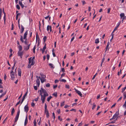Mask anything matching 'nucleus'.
I'll use <instances>...</instances> for the list:
<instances>
[{
    "label": "nucleus",
    "instance_id": "de8ad7c7",
    "mask_svg": "<svg viewBox=\"0 0 126 126\" xmlns=\"http://www.w3.org/2000/svg\"><path fill=\"white\" fill-rule=\"evenodd\" d=\"M16 6V8L17 9H18V10H19L20 9V7L17 4Z\"/></svg>",
    "mask_w": 126,
    "mask_h": 126
},
{
    "label": "nucleus",
    "instance_id": "052dcab7",
    "mask_svg": "<svg viewBox=\"0 0 126 126\" xmlns=\"http://www.w3.org/2000/svg\"><path fill=\"white\" fill-rule=\"evenodd\" d=\"M35 105V103L33 102H32L31 103V106L32 107H33Z\"/></svg>",
    "mask_w": 126,
    "mask_h": 126
},
{
    "label": "nucleus",
    "instance_id": "6e6552de",
    "mask_svg": "<svg viewBox=\"0 0 126 126\" xmlns=\"http://www.w3.org/2000/svg\"><path fill=\"white\" fill-rule=\"evenodd\" d=\"M46 48V44H45V45L43 47V48L42 49V48L40 49V50L42 51V53H43L45 51V49Z\"/></svg>",
    "mask_w": 126,
    "mask_h": 126
},
{
    "label": "nucleus",
    "instance_id": "a18cd8bd",
    "mask_svg": "<svg viewBox=\"0 0 126 126\" xmlns=\"http://www.w3.org/2000/svg\"><path fill=\"white\" fill-rule=\"evenodd\" d=\"M123 107H124L125 108H126V100L125 103L123 105Z\"/></svg>",
    "mask_w": 126,
    "mask_h": 126
},
{
    "label": "nucleus",
    "instance_id": "09e8293b",
    "mask_svg": "<svg viewBox=\"0 0 126 126\" xmlns=\"http://www.w3.org/2000/svg\"><path fill=\"white\" fill-rule=\"evenodd\" d=\"M46 86L47 87H49L50 86V84L49 83H47L46 85Z\"/></svg>",
    "mask_w": 126,
    "mask_h": 126
},
{
    "label": "nucleus",
    "instance_id": "bf43d9fd",
    "mask_svg": "<svg viewBox=\"0 0 126 126\" xmlns=\"http://www.w3.org/2000/svg\"><path fill=\"white\" fill-rule=\"evenodd\" d=\"M110 8H109L108 9L107 13H109H109H110Z\"/></svg>",
    "mask_w": 126,
    "mask_h": 126
},
{
    "label": "nucleus",
    "instance_id": "0eeeda50",
    "mask_svg": "<svg viewBox=\"0 0 126 126\" xmlns=\"http://www.w3.org/2000/svg\"><path fill=\"white\" fill-rule=\"evenodd\" d=\"M74 89L75 91L79 95V96H80L81 97H82V94H81V92L78 90L76 89L75 88H74Z\"/></svg>",
    "mask_w": 126,
    "mask_h": 126
},
{
    "label": "nucleus",
    "instance_id": "1a4fd4ad",
    "mask_svg": "<svg viewBox=\"0 0 126 126\" xmlns=\"http://www.w3.org/2000/svg\"><path fill=\"white\" fill-rule=\"evenodd\" d=\"M31 44L28 45L27 46H24V49L25 50H27L30 48V45Z\"/></svg>",
    "mask_w": 126,
    "mask_h": 126
},
{
    "label": "nucleus",
    "instance_id": "e433bc0d",
    "mask_svg": "<svg viewBox=\"0 0 126 126\" xmlns=\"http://www.w3.org/2000/svg\"><path fill=\"white\" fill-rule=\"evenodd\" d=\"M34 126H36V122L35 119L34 122H33Z\"/></svg>",
    "mask_w": 126,
    "mask_h": 126
},
{
    "label": "nucleus",
    "instance_id": "ea45409f",
    "mask_svg": "<svg viewBox=\"0 0 126 126\" xmlns=\"http://www.w3.org/2000/svg\"><path fill=\"white\" fill-rule=\"evenodd\" d=\"M60 81H61L63 82H66V80L64 79H62L60 80Z\"/></svg>",
    "mask_w": 126,
    "mask_h": 126
},
{
    "label": "nucleus",
    "instance_id": "a878e982",
    "mask_svg": "<svg viewBox=\"0 0 126 126\" xmlns=\"http://www.w3.org/2000/svg\"><path fill=\"white\" fill-rule=\"evenodd\" d=\"M18 47L19 49V51H21L22 49V47L21 45H19V46Z\"/></svg>",
    "mask_w": 126,
    "mask_h": 126
},
{
    "label": "nucleus",
    "instance_id": "9d476101",
    "mask_svg": "<svg viewBox=\"0 0 126 126\" xmlns=\"http://www.w3.org/2000/svg\"><path fill=\"white\" fill-rule=\"evenodd\" d=\"M28 93V91H27V92H26V93H25V94H24V95L23 96V98H22L21 103V104L23 101L24 99L26 97V96H27V94Z\"/></svg>",
    "mask_w": 126,
    "mask_h": 126
},
{
    "label": "nucleus",
    "instance_id": "f257e3e1",
    "mask_svg": "<svg viewBox=\"0 0 126 126\" xmlns=\"http://www.w3.org/2000/svg\"><path fill=\"white\" fill-rule=\"evenodd\" d=\"M120 16L121 19H122V23L123 22V20L126 19V16H125V14L124 13H122L120 14Z\"/></svg>",
    "mask_w": 126,
    "mask_h": 126
},
{
    "label": "nucleus",
    "instance_id": "2eb2a0df",
    "mask_svg": "<svg viewBox=\"0 0 126 126\" xmlns=\"http://www.w3.org/2000/svg\"><path fill=\"white\" fill-rule=\"evenodd\" d=\"M34 64V62H33V61L32 62V63H31L30 64H29L28 66V68H30L31 67V65H33Z\"/></svg>",
    "mask_w": 126,
    "mask_h": 126
},
{
    "label": "nucleus",
    "instance_id": "a19ab883",
    "mask_svg": "<svg viewBox=\"0 0 126 126\" xmlns=\"http://www.w3.org/2000/svg\"><path fill=\"white\" fill-rule=\"evenodd\" d=\"M126 89V87H125L124 88H123L122 89V93H123V92H124Z\"/></svg>",
    "mask_w": 126,
    "mask_h": 126
},
{
    "label": "nucleus",
    "instance_id": "6ab92c4d",
    "mask_svg": "<svg viewBox=\"0 0 126 126\" xmlns=\"http://www.w3.org/2000/svg\"><path fill=\"white\" fill-rule=\"evenodd\" d=\"M14 66L13 67H12V71H13L14 70V68H15L14 66H15V65L16 63V62L15 60V59H14Z\"/></svg>",
    "mask_w": 126,
    "mask_h": 126
},
{
    "label": "nucleus",
    "instance_id": "aec40b11",
    "mask_svg": "<svg viewBox=\"0 0 126 126\" xmlns=\"http://www.w3.org/2000/svg\"><path fill=\"white\" fill-rule=\"evenodd\" d=\"M48 94L47 93L44 94L43 96V98L45 99L46 97L48 96Z\"/></svg>",
    "mask_w": 126,
    "mask_h": 126
},
{
    "label": "nucleus",
    "instance_id": "680f3d73",
    "mask_svg": "<svg viewBox=\"0 0 126 126\" xmlns=\"http://www.w3.org/2000/svg\"><path fill=\"white\" fill-rule=\"evenodd\" d=\"M53 50H52V54L53 56L54 57H55L56 56V55H55V53L53 52Z\"/></svg>",
    "mask_w": 126,
    "mask_h": 126
},
{
    "label": "nucleus",
    "instance_id": "72a5a7b5",
    "mask_svg": "<svg viewBox=\"0 0 126 126\" xmlns=\"http://www.w3.org/2000/svg\"><path fill=\"white\" fill-rule=\"evenodd\" d=\"M35 49H36V45H35V46H34V47H33V52L34 53H35Z\"/></svg>",
    "mask_w": 126,
    "mask_h": 126
},
{
    "label": "nucleus",
    "instance_id": "49530a36",
    "mask_svg": "<svg viewBox=\"0 0 126 126\" xmlns=\"http://www.w3.org/2000/svg\"><path fill=\"white\" fill-rule=\"evenodd\" d=\"M47 37L46 36H44L43 38L44 42H45L46 40L47 39Z\"/></svg>",
    "mask_w": 126,
    "mask_h": 126
},
{
    "label": "nucleus",
    "instance_id": "f3484780",
    "mask_svg": "<svg viewBox=\"0 0 126 126\" xmlns=\"http://www.w3.org/2000/svg\"><path fill=\"white\" fill-rule=\"evenodd\" d=\"M40 90H41L42 92L44 94L47 93L46 90L43 88H41Z\"/></svg>",
    "mask_w": 126,
    "mask_h": 126
},
{
    "label": "nucleus",
    "instance_id": "bb28decb",
    "mask_svg": "<svg viewBox=\"0 0 126 126\" xmlns=\"http://www.w3.org/2000/svg\"><path fill=\"white\" fill-rule=\"evenodd\" d=\"M32 57H31L29 59V64H30L31 63H32Z\"/></svg>",
    "mask_w": 126,
    "mask_h": 126
},
{
    "label": "nucleus",
    "instance_id": "864d4df0",
    "mask_svg": "<svg viewBox=\"0 0 126 126\" xmlns=\"http://www.w3.org/2000/svg\"><path fill=\"white\" fill-rule=\"evenodd\" d=\"M58 119L60 121H62V119L60 118V116H58Z\"/></svg>",
    "mask_w": 126,
    "mask_h": 126
},
{
    "label": "nucleus",
    "instance_id": "cd10ccee",
    "mask_svg": "<svg viewBox=\"0 0 126 126\" xmlns=\"http://www.w3.org/2000/svg\"><path fill=\"white\" fill-rule=\"evenodd\" d=\"M52 98V97L50 95V96L49 97H48L47 99V101L48 102H49L50 99L51 98Z\"/></svg>",
    "mask_w": 126,
    "mask_h": 126
},
{
    "label": "nucleus",
    "instance_id": "c9c22d12",
    "mask_svg": "<svg viewBox=\"0 0 126 126\" xmlns=\"http://www.w3.org/2000/svg\"><path fill=\"white\" fill-rule=\"evenodd\" d=\"M40 80L41 83H43L44 82L46 81V79H40Z\"/></svg>",
    "mask_w": 126,
    "mask_h": 126
},
{
    "label": "nucleus",
    "instance_id": "5fc2aeb1",
    "mask_svg": "<svg viewBox=\"0 0 126 126\" xmlns=\"http://www.w3.org/2000/svg\"><path fill=\"white\" fill-rule=\"evenodd\" d=\"M116 122V120H115L111 122L109 124H113L115 123Z\"/></svg>",
    "mask_w": 126,
    "mask_h": 126
},
{
    "label": "nucleus",
    "instance_id": "5701e85b",
    "mask_svg": "<svg viewBox=\"0 0 126 126\" xmlns=\"http://www.w3.org/2000/svg\"><path fill=\"white\" fill-rule=\"evenodd\" d=\"M15 111L14 108H13L11 111V115H13V114L15 112Z\"/></svg>",
    "mask_w": 126,
    "mask_h": 126
},
{
    "label": "nucleus",
    "instance_id": "8fccbe9b",
    "mask_svg": "<svg viewBox=\"0 0 126 126\" xmlns=\"http://www.w3.org/2000/svg\"><path fill=\"white\" fill-rule=\"evenodd\" d=\"M6 93V91H5V92L4 93L2 94L1 95V96L2 97L3 96H4V95H5Z\"/></svg>",
    "mask_w": 126,
    "mask_h": 126
},
{
    "label": "nucleus",
    "instance_id": "7ed1b4c3",
    "mask_svg": "<svg viewBox=\"0 0 126 126\" xmlns=\"http://www.w3.org/2000/svg\"><path fill=\"white\" fill-rule=\"evenodd\" d=\"M10 76L12 80H14L15 78V75L13 71L12 70L10 72Z\"/></svg>",
    "mask_w": 126,
    "mask_h": 126
},
{
    "label": "nucleus",
    "instance_id": "338daca9",
    "mask_svg": "<svg viewBox=\"0 0 126 126\" xmlns=\"http://www.w3.org/2000/svg\"><path fill=\"white\" fill-rule=\"evenodd\" d=\"M113 34H112V37H111V39H110V41H111L113 39Z\"/></svg>",
    "mask_w": 126,
    "mask_h": 126
},
{
    "label": "nucleus",
    "instance_id": "b1692460",
    "mask_svg": "<svg viewBox=\"0 0 126 126\" xmlns=\"http://www.w3.org/2000/svg\"><path fill=\"white\" fill-rule=\"evenodd\" d=\"M49 65L50 67L51 68L53 69L54 68V66L51 63H50L49 64Z\"/></svg>",
    "mask_w": 126,
    "mask_h": 126
},
{
    "label": "nucleus",
    "instance_id": "f03ea898",
    "mask_svg": "<svg viewBox=\"0 0 126 126\" xmlns=\"http://www.w3.org/2000/svg\"><path fill=\"white\" fill-rule=\"evenodd\" d=\"M20 111L19 110V111L17 112V114L16 115V116L15 117V122H16L17 121L18 119L19 116V114H20Z\"/></svg>",
    "mask_w": 126,
    "mask_h": 126
},
{
    "label": "nucleus",
    "instance_id": "0e129e2a",
    "mask_svg": "<svg viewBox=\"0 0 126 126\" xmlns=\"http://www.w3.org/2000/svg\"><path fill=\"white\" fill-rule=\"evenodd\" d=\"M18 3L20 5H21L22 4V1H19Z\"/></svg>",
    "mask_w": 126,
    "mask_h": 126
},
{
    "label": "nucleus",
    "instance_id": "603ef678",
    "mask_svg": "<svg viewBox=\"0 0 126 126\" xmlns=\"http://www.w3.org/2000/svg\"><path fill=\"white\" fill-rule=\"evenodd\" d=\"M64 101L63 102L61 103V106L62 107L64 105Z\"/></svg>",
    "mask_w": 126,
    "mask_h": 126
},
{
    "label": "nucleus",
    "instance_id": "13d9d810",
    "mask_svg": "<svg viewBox=\"0 0 126 126\" xmlns=\"http://www.w3.org/2000/svg\"><path fill=\"white\" fill-rule=\"evenodd\" d=\"M119 114V112H116L114 115H116V116H117Z\"/></svg>",
    "mask_w": 126,
    "mask_h": 126
},
{
    "label": "nucleus",
    "instance_id": "79ce46f5",
    "mask_svg": "<svg viewBox=\"0 0 126 126\" xmlns=\"http://www.w3.org/2000/svg\"><path fill=\"white\" fill-rule=\"evenodd\" d=\"M123 95L124 96V99H125L126 98V93L125 92H124L123 93Z\"/></svg>",
    "mask_w": 126,
    "mask_h": 126
},
{
    "label": "nucleus",
    "instance_id": "423d86ee",
    "mask_svg": "<svg viewBox=\"0 0 126 126\" xmlns=\"http://www.w3.org/2000/svg\"><path fill=\"white\" fill-rule=\"evenodd\" d=\"M44 112L46 114L49 113L48 110L47 109V104L45 103V111Z\"/></svg>",
    "mask_w": 126,
    "mask_h": 126
},
{
    "label": "nucleus",
    "instance_id": "f704fd0d",
    "mask_svg": "<svg viewBox=\"0 0 126 126\" xmlns=\"http://www.w3.org/2000/svg\"><path fill=\"white\" fill-rule=\"evenodd\" d=\"M121 21H120L119 22H118L117 24V25L116 27H119V26L120 24L121 23Z\"/></svg>",
    "mask_w": 126,
    "mask_h": 126
},
{
    "label": "nucleus",
    "instance_id": "c756f323",
    "mask_svg": "<svg viewBox=\"0 0 126 126\" xmlns=\"http://www.w3.org/2000/svg\"><path fill=\"white\" fill-rule=\"evenodd\" d=\"M99 38H97L95 40V43H99Z\"/></svg>",
    "mask_w": 126,
    "mask_h": 126
},
{
    "label": "nucleus",
    "instance_id": "39448f33",
    "mask_svg": "<svg viewBox=\"0 0 126 126\" xmlns=\"http://www.w3.org/2000/svg\"><path fill=\"white\" fill-rule=\"evenodd\" d=\"M18 56H19L21 58L22 57V56L23 54V52L18 51Z\"/></svg>",
    "mask_w": 126,
    "mask_h": 126
},
{
    "label": "nucleus",
    "instance_id": "4d7b16f0",
    "mask_svg": "<svg viewBox=\"0 0 126 126\" xmlns=\"http://www.w3.org/2000/svg\"><path fill=\"white\" fill-rule=\"evenodd\" d=\"M52 116L53 117L54 120L55 118V113L54 112H53L52 113Z\"/></svg>",
    "mask_w": 126,
    "mask_h": 126
},
{
    "label": "nucleus",
    "instance_id": "dca6fc26",
    "mask_svg": "<svg viewBox=\"0 0 126 126\" xmlns=\"http://www.w3.org/2000/svg\"><path fill=\"white\" fill-rule=\"evenodd\" d=\"M21 29L20 30V33H22L24 31V27L22 25H21Z\"/></svg>",
    "mask_w": 126,
    "mask_h": 126
},
{
    "label": "nucleus",
    "instance_id": "c03bdc74",
    "mask_svg": "<svg viewBox=\"0 0 126 126\" xmlns=\"http://www.w3.org/2000/svg\"><path fill=\"white\" fill-rule=\"evenodd\" d=\"M94 75L93 76V77L92 78V80L91 81L93 83H94Z\"/></svg>",
    "mask_w": 126,
    "mask_h": 126
},
{
    "label": "nucleus",
    "instance_id": "e2e57ef3",
    "mask_svg": "<svg viewBox=\"0 0 126 126\" xmlns=\"http://www.w3.org/2000/svg\"><path fill=\"white\" fill-rule=\"evenodd\" d=\"M37 39H38V33L37 32L36 34V42L37 41Z\"/></svg>",
    "mask_w": 126,
    "mask_h": 126
},
{
    "label": "nucleus",
    "instance_id": "9b49d317",
    "mask_svg": "<svg viewBox=\"0 0 126 126\" xmlns=\"http://www.w3.org/2000/svg\"><path fill=\"white\" fill-rule=\"evenodd\" d=\"M28 31L27 30L26 32L25 33L24 35V37L23 39H26V38L27 37V35L28 34Z\"/></svg>",
    "mask_w": 126,
    "mask_h": 126
},
{
    "label": "nucleus",
    "instance_id": "a211bd4d",
    "mask_svg": "<svg viewBox=\"0 0 126 126\" xmlns=\"http://www.w3.org/2000/svg\"><path fill=\"white\" fill-rule=\"evenodd\" d=\"M3 12L4 14V16H3V18L4 20H6V14L5 13V12L4 11V8H3Z\"/></svg>",
    "mask_w": 126,
    "mask_h": 126
},
{
    "label": "nucleus",
    "instance_id": "58836bf2",
    "mask_svg": "<svg viewBox=\"0 0 126 126\" xmlns=\"http://www.w3.org/2000/svg\"><path fill=\"white\" fill-rule=\"evenodd\" d=\"M2 10L1 8H0V17L1 16L2 14Z\"/></svg>",
    "mask_w": 126,
    "mask_h": 126
},
{
    "label": "nucleus",
    "instance_id": "3c124183",
    "mask_svg": "<svg viewBox=\"0 0 126 126\" xmlns=\"http://www.w3.org/2000/svg\"><path fill=\"white\" fill-rule=\"evenodd\" d=\"M65 73H63V74H62L61 75V79L64 76H65Z\"/></svg>",
    "mask_w": 126,
    "mask_h": 126
},
{
    "label": "nucleus",
    "instance_id": "ddd939ff",
    "mask_svg": "<svg viewBox=\"0 0 126 126\" xmlns=\"http://www.w3.org/2000/svg\"><path fill=\"white\" fill-rule=\"evenodd\" d=\"M36 82L37 83V86L38 87H39L40 84V81L39 79L37 78V79Z\"/></svg>",
    "mask_w": 126,
    "mask_h": 126
},
{
    "label": "nucleus",
    "instance_id": "473e14b6",
    "mask_svg": "<svg viewBox=\"0 0 126 126\" xmlns=\"http://www.w3.org/2000/svg\"><path fill=\"white\" fill-rule=\"evenodd\" d=\"M40 93L39 94L41 96V98H43V95L42 94V92L41 91V90H40L39 91Z\"/></svg>",
    "mask_w": 126,
    "mask_h": 126
},
{
    "label": "nucleus",
    "instance_id": "37998d69",
    "mask_svg": "<svg viewBox=\"0 0 126 126\" xmlns=\"http://www.w3.org/2000/svg\"><path fill=\"white\" fill-rule=\"evenodd\" d=\"M118 28V27H116L115 28H114V30L112 32L111 34H112L114 32V31H115L116 30H117Z\"/></svg>",
    "mask_w": 126,
    "mask_h": 126
},
{
    "label": "nucleus",
    "instance_id": "f8f14e48",
    "mask_svg": "<svg viewBox=\"0 0 126 126\" xmlns=\"http://www.w3.org/2000/svg\"><path fill=\"white\" fill-rule=\"evenodd\" d=\"M24 110L25 112H27L29 108L28 106L26 105L24 107Z\"/></svg>",
    "mask_w": 126,
    "mask_h": 126
},
{
    "label": "nucleus",
    "instance_id": "2f4dec72",
    "mask_svg": "<svg viewBox=\"0 0 126 126\" xmlns=\"http://www.w3.org/2000/svg\"><path fill=\"white\" fill-rule=\"evenodd\" d=\"M116 117L117 116H116V115H114L110 119V120H112L115 119L116 118Z\"/></svg>",
    "mask_w": 126,
    "mask_h": 126
},
{
    "label": "nucleus",
    "instance_id": "393cba45",
    "mask_svg": "<svg viewBox=\"0 0 126 126\" xmlns=\"http://www.w3.org/2000/svg\"><path fill=\"white\" fill-rule=\"evenodd\" d=\"M40 75L42 78L44 79L46 78V76L43 73H40Z\"/></svg>",
    "mask_w": 126,
    "mask_h": 126
},
{
    "label": "nucleus",
    "instance_id": "6e6d98bb",
    "mask_svg": "<svg viewBox=\"0 0 126 126\" xmlns=\"http://www.w3.org/2000/svg\"><path fill=\"white\" fill-rule=\"evenodd\" d=\"M47 60H48L49 59L50 57V55H49L47 54Z\"/></svg>",
    "mask_w": 126,
    "mask_h": 126
},
{
    "label": "nucleus",
    "instance_id": "4c0bfd02",
    "mask_svg": "<svg viewBox=\"0 0 126 126\" xmlns=\"http://www.w3.org/2000/svg\"><path fill=\"white\" fill-rule=\"evenodd\" d=\"M45 99V98H41V100H42V103L43 104L44 103Z\"/></svg>",
    "mask_w": 126,
    "mask_h": 126
},
{
    "label": "nucleus",
    "instance_id": "412c9836",
    "mask_svg": "<svg viewBox=\"0 0 126 126\" xmlns=\"http://www.w3.org/2000/svg\"><path fill=\"white\" fill-rule=\"evenodd\" d=\"M28 122V119L27 116H26L24 122V125L25 126L26 125Z\"/></svg>",
    "mask_w": 126,
    "mask_h": 126
},
{
    "label": "nucleus",
    "instance_id": "20e7f679",
    "mask_svg": "<svg viewBox=\"0 0 126 126\" xmlns=\"http://www.w3.org/2000/svg\"><path fill=\"white\" fill-rule=\"evenodd\" d=\"M26 40L25 41V42H24V41L23 39V37L22 35L20 36V41L23 43H24V42L25 44V45H29V44H28V42L26 40L27 39H26Z\"/></svg>",
    "mask_w": 126,
    "mask_h": 126
},
{
    "label": "nucleus",
    "instance_id": "4be33fe9",
    "mask_svg": "<svg viewBox=\"0 0 126 126\" xmlns=\"http://www.w3.org/2000/svg\"><path fill=\"white\" fill-rule=\"evenodd\" d=\"M51 28H52V27L51 26H49V25H48L47 26V31H49L50 29Z\"/></svg>",
    "mask_w": 126,
    "mask_h": 126
},
{
    "label": "nucleus",
    "instance_id": "4468645a",
    "mask_svg": "<svg viewBox=\"0 0 126 126\" xmlns=\"http://www.w3.org/2000/svg\"><path fill=\"white\" fill-rule=\"evenodd\" d=\"M18 76H21V69L20 68H19L18 69Z\"/></svg>",
    "mask_w": 126,
    "mask_h": 126
},
{
    "label": "nucleus",
    "instance_id": "c85d7f7f",
    "mask_svg": "<svg viewBox=\"0 0 126 126\" xmlns=\"http://www.w3.org/2000/svg\"><path fill=\"white\" fill-rule=\"evenodd\" d=\"M52 95L54 96L55 97H57V92H55Z\"/></svg>",
    "mask_w": 126,
    "mask_h": 126
},
{
    "label": "nucleus",
    "instance_id": "7c9ffc66",
    "mask_svg": "<svg viewBox=\"0 0 126 126\" xmlns=\"http://www.w3.org/2000/svg\"><path fill=\"white\" fill-rule=\"evenodd\" d=\"M109 45H110V43L109 42H108V43H107V44L106 47V51L107 49H108V50L109 49V48H108L109 46Z\"/></svg>",
    "mask_w": 126,
    "mask_h": 126
},
{
    "label": "nucleus",
    "instance_id": "774afa93",
    "mask_svg": "<svg viewBox=\"0 0 126 126\" xmlns=\"http://www.w3.org/2000/svg\"><path fill=\"white\" fill-rule=\"evenodd\" d=\"M69 85H65V88H66L69 89Z\"/></svg>",
    "mask_w": 126,
    "mask_h": 126
},
{
    "label": "nucleus",
    "instance_id": "69168bd1",
    "mask_svg": "<svg viewBox=\"0 0 126 126\" xmlns=\"http://www.w3.org/2000/svg\"><path fill=\"white\" fill-rule=\"evenodd\" d=\"M34 89L36 90H37V87L36 86H34Z\"/></svg>",
    "mask_w": 126,
    "mask_h": 126
}]
</instances>
